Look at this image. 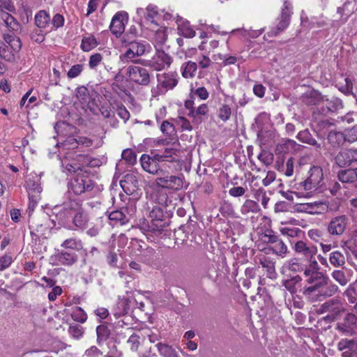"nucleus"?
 <instances>
[{"mask_svg":"<svg viewBox=\"0 0 357 357\" xmlns=\"http://www.w3.org/2000/svg\"><path fill=\"white\" fill-rule=\"evenodd\" d=\"M168 197L167 195H162L158 204L152 206L149 211V218L139 220V227L141 230L146 232L160 233L164 231L165 228L169 225V215L164 209L167 206ZM171 202V201H169Z\"/></svg>","mask_w":357,"mask_h":357,"instance_id":"1","label":"nucleus"},{"mask_svg":"<svg viewBox=\"0 0 357 357\" xmlns=\"http://www.w3.org/2000/svg\"><path fill=\"white\" fill-rule=\"evenodd\" d=\"M54 210L59 223L65 224L74 214L73 222L76 227L84 229L88 226L89 215L82 208V204L79 200L70 199L60 206H55Z\"/></svg>","mask_w":357,"mask_h":357,"instance_id":"2","label":"nucleus"},{"mask_svg":"<svg viewBox=\"0 0 357 357\" xmlns=\"http://www.w3.org/2000/svg\"><path fill=\"white\" fill-rule=\"evenodd\" d=\"M319 265L314 261V301H322L335 294L338 287L328 280L322 273L318 272Z\"/></svg>","mask_w":357,"mask_h":357,"instance_id":"3","label":"nucleus"},{"mask_svg":"<svg viewBox=\"0 0 357 357\" xmlns=\"http://www.w3.org/2000/svg\"><path fill=\"white\" fill-rule=\"evenodd\" d=\"M69 192L75 195H82L92 191L95 187V182L91 179L86 171L78 172L68 181Z\"/></svg>","mask_w":357,"mask_h":357,"instance_id":"4","label":"nucleus"},{"mask_svg":"<svg viewBox=\"0 0 357 357\" xmlns=\"http://www.w3.org/2000/svg\"><path fill=\"white\" fill-rule=\"evenodd\" d=\"M331 181L324 176L321 167L314 165V197L318 194H324L328 197L330 194L335 195L340 188V185L335 182L332 188Z\"/></svg>","mask_w":357,"mask_h":357,"instance_id":"5","label":"nucleus"},{"mask_svg":"<svg viewBox=\"0 0 357 357\" xmlns=\"http://www.w3.org/2000/svg\"><path fill=\"white\" fill-rule=\"evenodd\" d=\"M123 47H128L127 50L121 55L122 59L132 60L135 57L142 56L146 52H149L151 46L144 40H133L121 43Z\"/></svg>","mask_w":357,"mask_h":357,"instance_id":"6","label":"nucleus"},{"mask_svg":"<svg viewBox=\"0 0 357 357\" xmlns=\"http://www.w3.org/2000/svg\"><path fill=\"white\" fill-rule=\"evenodd\" d=\"M133 63L160 71L170 66L172 63V58L163 50H157L151 60L136 59L133 61Z\"/></svg>","mask_w":357,"mask_h":357,"instance_id":"7","label":"nucleus"},{"mask_svg":"<svg viewBox=\"0 0 357 357\" xmlns=\"http://www.w3.org/2000/svg\"><path fill=\"white\" fill-rule=\"evenodd\" d=\"M128 20V13L124 10L117 12L112 17L109 29L116 38H120L123 35Z\"/></svg>","mask_w":357,"mask_h":357,"instance_id":"8","label":"nucleus"},{"mask_svg":"<svg viewBox=\"0 0 357 357\" xmlns=\"http://www.w3.org/2000/svg\"><path fill=\"white\" fill-rule=\"evenodd\" d=\"M127 75L131 82L139 85L148 86L151 82L148 70L140 66H129L128 68Z\"/></svg>","mask_w":357,"mask_h":357,"instance_id":"9","label":"nucleus"},{"mask_svg":"<svg viewBox=\"0 0 357 357\" xmlns=\"http://www.w3.org/2000/svg\"><path fill=\"white\" fill-rule=\"evenodd\" d=\"M26 184L29 201L33 203V206L40 199V194L42 191L40 176L36 174L29 175Z\"/></svg>","mask_w":357,"mask_h":357,"instance_id":"10","label":"nucleus"},{"mask_svg":"<svg viewBox=\"0 0 357 357\" xmlns=\"http://www.w3.org/2000/svg\"><path fill=\"white\" fill-rule=\"evenodd\" d=\"M291 4L287 0L284 1V6L282 9L281 15L275 29L271 31L273 36H277L279 33L284 31L289 24L291 14Z\"/></svg>","mask_w":357,"mask_h":357,"instance_id":"11","label":"nucleus"},{"mask_svg":"<svg viewBox=\"0 0 357 357\" xmlns=\"http://www.w3.org/2000/svg\"><path fill=\"white\" fill-rule=\"evenodd\" d=\"M152 156L147 154H142L140 158V164L142 169L146 172L153 174L156 173L158 168L161 166L159 160H156L155 154L151 153Z\"/></svg>","mask_w":357,"mask_h":357,"instance_id":"12","label":"nucleus"},{"mask_svg":"<svg viewBox=\"0 0 357 357\" xmlns=\"http://www.w3.org/2000/svg\"><path fill=\"white\" fill-rule=\"evenodd\" d=\"M183 177L177 176L174 175H169V173L168 176H167L166 177H162L160 178V179L158 180V187L171 189L174 190H179L183 188Z\"/></svg>","mask_w":357,"mask_h":357,"instance_id":"13","label":"nucleus"},{"mask_svg":"<svg viewBox=\"0 0 357 357\" xmlns=\"http://www.w3.org/2000/svg\"><path fill=\"white\" fill-rule=\"evenodd\" d=\"M336 163L340 167L350 165L357 162V149H345L340 151L335 158Z\"/></svg>","mask_w":357,"mask_h":357,"instance_id":"14","label":"nucleus"},{"mask_svg":"<svg viewBox=\"0 0 357 357\" xmlns=\"http://www.w3.org/2000/svg\"><path fill=\"white\" fill-rule=\"evenodd\" d=\"M317 311L318 313H331V314H328L326 317L333 320L335 315L338 314L341 311L340 302L338 299H331L324 303L320 309L317 310Z\"/></svg>","mask_w":357,"mask_h":357,"instance_id":"15","label":"nucleus"},{"mask_svg":"<svg viewBox=\"0 0 357 357\" xmlns=\"http://www.w3.org/2000/svg\"><path fill=\"white\" fill-rule=\"evenodd\" d=\"M339 328L347 334L357 335V317L353 313L347 314Z\"/></svg>","mask_w":357,"mask_h":357,"instance_id":"16","label":"nucleus"},{"mask_svg":"<svg viewBox=\"0 0 357 357\" xmlns=\"http://www.w3.org/2000/svg\"><path fill=\"white\" fill-rule=\"evenodd\" d=\"M54 257L59 264L68 266H73L78 260L77 255L73 251L58 250Z\"/></svg>","mask_w":357,"mask_h":357,"instance_id":"17","label":"nucleus"},{"mask_svg":"<svg viewBox=\"0 0 357 357\" xmlns=\"http://www.w3.org/2000/svg\"><path fill=\"white\" fill-rule=\"evenodd\" d=\"M120 185L126 194L132 195L137 190L139 181L135 175L128 174L120 181Z\"/></svg>","mask_w":357,"mask_h":357,"instance_id":"18","label":"nucleus"},{"mask_svg":"<svg viewBox=\"0 0 357 357\" xmlns=\"http://www.w3.org/2000/svg\"><path fill=\"white\" fill-rule=\"evenodd\" d=\"M347 225V218L344 215L335 218L331 220L328 226V231L333 235L342 234Z\"/></svg>","mask_w":357,"mask_h":357,"instance_id":"19","label":"nucleus"},{"mask_svg":"<svg viewBox=\"0 0 357 357\" xmlns=\"http://www.w3.org/2000/svg\"><path fill=\"white\" fill-rule=\"evenodd\" d=\"M158 84L166 90L172 89L178 84L176 73H162L157 75Z\"/></svg>","mask_w":357,"mask_h":357,"instance_id":"20","label":"nucleus"},{"mask_svg":"<svg viewBox=\"0 0 357 357\" xmlns=\"http://www.w3.org/2000/svg\"><path fill=\"white\" fill-rule=\"evenodd\" d=\"M130 303L131 301L128 298L123 297L119 299L113 312L116 319H119L128 314L130 309Z\"/></svg>","mask_w":357,"mask_h":357,"instance_id":"21","label":"nucleus"},{"mask_svg":"<svg viewBox=\"0 0 357 357\" xmlns=\"http://www.w3.org/2000/svg\"><path fill=\"white\" fill-rule=\"evenodd\" d=\"M312 174L303 181L298 183L297 189L299 190L296 192L298 197L309 198L312 196Z\"/></svg>","mask_w":357,"mask_h":357,"instance_id":"22","label":"nucleus"},{"mask_svg":"<svg viewBox=\"0 0 357 357\" xmlns=\"http://www.w3.org/2000/svg\"><path fill=\"white\" fill-rule=\"evenodd\" d=\"M321 96V94L314 90V105H317V109L321 108L323 112H333L336 108L334 103L332 101H329L328 99L321 100H318Z\"/></svg>","mask_w":357,"mask_h":357,"instance_id":"23","label":"nucleus"},{"mask_svg":"<svg viewBox=\"0 0 357 357\" xmlns=\"http://www.w3.org/2000/svg\"><path fill=\"white\" fill-rule=\"evenodd\" d=\"M35 24L39 29H45L50 26L51 18L49 13L44 10H39L34 17Z\"/></svg>","mask_w":357,"mask_h":357,"instance_id":"24","label":"nucleus"},{"mask_svg":"<svg viewBox=\"0 0 357 357\" xmlns=\"http://www.w3.org/2000/svg\"><path fill=\"white\" fill-rule=\"evenodd\" d=\"M328 142L333 147H339L344 144L347 140L346 134L342 132L330 130L327 135Z\"/></svg>","mask_w":357,"mask_h":357,"instance_id":"25","label":"nucleus"},{"mask_svg":"<svg viewBox=\"0 0 357 357\" xmlns=\"http://www.w3.org/2000/svg\"><path fill=\"white\" fill-rule=\"evenodd\" d=\"M208 112V107L206 104H202L197 109L192 110L188 113V116L192 118V121L197 124H199L204 120V116H206Z\"/></svg>","mask_w":357,"mask_h":357,"instance_id":"26","label":"nucleus"},{"mask_svg":"<svg viewBox=\"0 0 357 357\" xmlns=\"http://www.w3.org/2000/svg\"><path fill=\"white\" fill-rule=\"evenodd\" d=\"M176 149L172 148H166L163 151L155 153L156 160L162 162H175L176 161Z\"/></svg>","mask_w":357,"mask_h":357,"instance_id":"27","label":"nucleus"},{"mask_svg":"<svg viewBox=\"0 0 357 357\" xmlns=\"http://www.w3.org/2000/svg\"><path fill=\"white\" fill-rule=\"evenodd\" d=\"M338 179L342 183H353L357 181V168L340 171Z\"/></svg>","mask_w":357,"mask_h":357,"instance_id":"28","label":"nucleus"},{"mask_svg":"<svg viewBox=\"0 0 357 357\" xmlns=\"http://www.w3.org/2000/svg\"><path fill=\"white\" fill-rule=\"evenodd\" d=\"M197 69V62L188 61L182 64L181 67V75L184 78H192Z\"/></svg>","mask_w":357,"mask_h":357,"instance_id":"29","label":"nucleus"},{"mask_svg":"<svg viewBox=\"0 0 357 357\" xmlns=\"http://www.w3.org/2000/svg\"><path fill=\"white\" fill-rule=\"evenodd\" d=\"M262 250L265 251L266 254L269 253V251L271 250L273 253L281 255L286 253L287 248L283 241L278 238L272 245H269L267 248L264 247Z\"/></svg>","mask_w":357,"mask_h":357,"instance_id":"30","label":"nucleus"},{"mask_svg":"<svg viewBox=\"0 0 357 357\" xmlns=\"http://www.w3.org/2000/svg\"><path fill=\"white\" fill-rule=\"evenodd\" d=\"M157 349L162 357H177L178 354L172 346L160 342L155 344Z\"/></svg>","mask_w":357,"mask_h":357,"instance_id":"31","label":"nucleus"},{"mask_svg":"<svg viewBox=\"0 0 357 357\" xmlns=\"http://www.w3.org/2000/svg\"><path fill=\"white\" fill-rule=\"evenodd\" d=\"M344 294L350 303L354 304V307L357 312V283L350 284Z\"/></svg>","mask_w":357,"mask_h":357,"instance_id":"32","label":"nucleus"},{"mask_svg":"<svg viewBox=\"0 0 357 357\" xmlns=\"http://www.w3.org/2000/svg\"><path fill=\"white\" fill-rule=\"evenodd\" d=\"M125 211H127V210L121 209L113 211L109 214L108 218L112 221H114L116 222H119L121 225H125L129 221V218L125 213Z\"/></svg>","mask_w":357,"mask_h":357,"instance_id":"33","label":"nucleus"},{"mask_svg":"<svg viewBox=\"0 0 357 357\" xmlns=\"http://www.w3.org/2000/svg\"><path fill=\"white\" fill-rule=\"evenodd\" d=\"M335 125L333 123L329 122L328 120L321 121L317 124V136L321 138H324L326 135L332 130L331 128Z\"/></svg>","mask_w":357,"mask_h":357,"instance_id":"34","label":"nucleus"},{"mask_svg":"<svg viewBox=\"0 0 357 357\" xmlns=\"http://www.w3.org/2000/svg\"><path fill=\"white\" fill-rule=\"evenodd\" d=\"M61 246L66 249L79 250L82 248V243L79 239L72 237L65 240L61 243Z\"/></svg>","mask_w":357,"mask_h":357,"instance_id":"35","label":"nucleus"},{"mask_svg":"<svg viewBox=\"0 0 357 357\" xmlns=\"http://www.w3.org/2000/svg\"><path fill=\"white\" fill-rule=\"evenodd\" d=\"M98 43L94 36L84 37L81 43V48L84 52H89L98 46Z\"/></svg>","mask_w":357,"mask_h":357,"instance_id":"36","label":"nucleus"},{"mask_svg":"<svg viewBox=\"0 0 357 357\" xmlns=\"http://www.w3.org/2000/svg\"><path fill=\"white\" fill-rule=\"evenodd\" d=\"M295 250L303 254L310 261L312 259V250L303 241H299L295 244Z\"/></svg>","mask_w":357,"mask_h":357,"instance_id":"37","label":"nucleus"},{"mask_svg":"<svg viewBox=\"0 0 357 357\" xmlns=\"http://www.w3.org/2000/svg\"><path fill=\"white\" fill-rule=\"evenodd\" d=\"M328 197H324L322 200L314 201V214H324L328 210Z\"/></svg>","mask_w":357,"mask_h":357,"instance_id":"38","label":"nucleus"},{"mask_svg":"<svg viewBox=\"0 0 357 357\" xmlns=\"http://www.w3.org/2000/svg\"><path fill=\"white\" fill-rule=\"evenodd\" d=\"M260 211L259 204L252 200L247 199L241 207V213L248 214L249 213H257Z\"/></svg>","mask_w":357,"mask_h":357,"instance_id":"39","label":"nucleus"},{"mask_svg":"<svg viewBox=\"0 0 357 357\" xmlns=\"http://www.w3.org/2000/svg\"><path fill=\"white\" fill-rule=\"evenodd\" d=\"M160 130L164 135H167L170 139H173L176 135V131L174 124L168 121H164L162 123L160 126Z\"/></svg>","mask_w":357,"mask_h":357,"instance_id":"40","label":"nucleus"},{"mask_svg":"<svg viewBox=\"0 0 357 357\" xmlns=\"http://www.w3.org/2000/svg\"><path fill=\"white\" fill-rule=\"evenodd\" d=\"M330 262L335 267L343 266L345 263V258L340 251H334L330 254Z\"/></svg>","mask_w":357,"mask_h":357,"instance_id":"41","label":"nucleus"},{"mask_svg":"<svg viewBox=\"0 0 357 357\" xmlns=\"http://www.w3.org/2000/svg\"><path fill=\"white\" fill-rule=\"evenodd\" d=\"M138 29L135 25H131L125 33L121 36V43L128 42L133 40H136L138 36Z\"/></svg>","mask_w":357,"mask_h":357,"instance_id":"42","label":"nucleus"},{"mask_svg":"<svg viewBox=\"0 0 357 357\" xmlns=\"http://www.w3.org/2000/svg\"><path fill=\"white\" fill-rule=\"evenodd\" d=\"M97 342L100 344L101 342L105 341L110 335V331L107 326L101 324L96 328Z\"/></svg>","mask_w":357,"mask_h":357,"instance_id":"43","label":"nucleus"},{"mask_svg":"<svg viewBox=\"0 0 357 357\" xmlns=\"http://www.w3.org/2000/svg\"><path fill=\"white\" fill-rule=\"evenodd\" d=\"M71 317L75 321L84 323L86 321L87 315L81 307H76L71 313Z\"/></svg>","mask_w":357,"mask_h":357,"instance_id":"44","label":"nucleus"},{"mask_svg":"<svg viewBox=\"0 0 357 357\" xmlns=\"http://www.w3.org/2000/svg\"><path fill=\"white\" fill-rule=\"evenodd\" d=\"M260 264L262 266L263 268L266 269L268 272L267 276L270 278H273L275 273L274 263L268 259L266 257H264L260 259Z\"/></svg>","mask_w":357,"mask_h":357,"instance_id":"45","label":"nucleus"},{"mask_svg":"<svg viewBox=\"0 0 357 357\" xmlns=\"http://www.w3.org/2000/svg\"><path fill=\"white\" fill-rule=\"evenodd\" d=\"M122 159L129 165H134L137 161V155L131 149H127L122 152Z\"/></svg>","mask_w":357,"mask_h":357,"instance_id":"46","label":"nucleus"},{"mask_svg":"<svg viewBox=\"0 0 357 357\" xmlns=\"http://www.w3.org/2000/svg\"><path fill=\"white\" fill-rule=\"evenodd\" d=\"M167 38V28L160 27L155 33L154 40L159 45H163Z\"/></svg>","mask_w":357,"mask_h":357,"instance_id":"47","label":"nucleus"},{"mask_svg":"<svg viewBox=\"0 0 357 357\" xmlns=\"http://www.w3.org/2000/svg\"><path fill=\"white\" fill-rule=\"evenodd\" d=\"M84 330V328L79 324H70L68 333L73 337L79 339L83 335Z\"/></svg>","mask_w":357,"mask_h":357,"instance_id":"48","label":"nucleus"},{"mask_svg":"<svg viewBox=\"0 0 357 357\" xmlns=\"http://www.w3.org/2000/svg\"><path fill=\"white\" fill-rule=\"evenodd\" d=\"M141 337L138 333H133L130 336L127 341V344L132 351H137L140 344Z\"/></svg>","mask_w":357,"mask_h":357,"instance_id":"49","label":"nucleus"},{"mask_svg":"<svg viewBox=\"0 0 357 357\" xmlns=\"http://www.w3.org/2000/svg\"><path fill=\"white\" fill-rule=\"evenodd\" d=\"M332 277L342 286H345L349 282V279L346 277L344 273L340 270L334 271Z\"/></svg>","mask_w":357,"mask_h":357,"instance_id":"50","label":"nucleus"},{"mask_svg":"<svg viewBox=\"0 0 357 357\" xmlns=\"http://www.w3.org/2000/svg\"><path fill=\"white\" fill-rule=\"evenodd\" d=\"M278 238V236L273 234V231L270 230L267 233H263L260 235V240L264 243L269 245H272L273 243Z\"/></svg>","mask_w":357,"mask_h":357,"instance_id":"51","label":"nucleus"},{"mask_svg":"<svg viewBox=\"0 0 357 357\" xmlns=\"http://www.w3.org/2000/svg\"><path fill=\"white\" fill-rule=\"evenodd\" d=\"M231 114V108L227 105H222L218 110V117L224 122L229 119Z\"/></svg>","mask_w":357,"mask_h":357,"instance_id":"52","label":"nucleus"},{"mask_svg":"<svg viewBox=\"0 0 357 357\" xmlns=\"http://www.w3.org/2000/svg\"><path fill=\"white\" fill-rule=\"evenodd\" d=\"M146 13L145 14V19L150 21L151 23H154L155 17L158 15L157 8L152 5H149L146 8Z\"/></svg>","mask_w":357,"mask_h":357,"instance_id":"53","label":"nucleus"},{"mask_svg":"<svg viewBox=\"0 0 357 357\" xmlns=\"http://www.w3.org/2000/svg\"><path fill=\"white\" fill-rule=\"evenodd\" d=\"M295 210L300 213H312V203L310 202H302L296 204L294 206Z\"/></svg>","mask_w":357,"mask_h":357,"instance_id":"54","label":"nucleus"},{"mask_svg":"<svg viewBox=\"0 0 357 357\" xmlns=\"http://www.w3.org/2000/svg\"><path fill=\"white\" fill-rule=\"evenodd\" d=\"M84 70V65H73L67 73L68 78L73 79L79 76Z\"/></svg>","mask_w":357,"mask_h":357,"instance_id":"55","label":"nucleus"},{"mask_svg":"<svg viewBox=\"0 0 357 357\" xmlns=\"http://www.w3.org/2000/svg\"><path fill=\"white\" fill-rule=\"evenodd\" d=\"M258 159L265 165L268 166L273 162V155L270 152L262 151L258 155Z\"/></svg>","mask_w":357,"mask_h":357,"instance_id":"56","label":"nucleus"},{"mask_svg":"<svg viewBox=\"0 0 357 357\" xmlns=\"http://www.w3.org/2000/svg\"><path fill=\"white\" fill-rule=\"evenodd\" d=\"M142 256L144 258V262L149 263L151 261L154 259V257H155V251L153 248L148 247L144 250L142 253Z\"/></svg>","mask_w":357,"mask_h":357,"instance_id":"57","label":"nucleus"},{"mask_svg":"<svg viewBox=\"0 0 357 357\" xmlns=\"http://www.w3.org/2000/svg\"><path fill=\"white\" fill-rule=\"evenodd\" d=\"M212 266L213 265L209 263H206L201 266L199 269V275L202 278H208L211 279L212 276L210 274V271Z\"/></svg>","mask_w":357,"mask_h":357,"instance_id":"58","label":"nucleus"},{"mask_svg":"<svg viewBox=\"0 0 357 357\" xmlns=\"http://www.w3.org/2000/svg\"><path fill=\"white\" fill-rule=\"evenodd\" d=\"M297 138L303 142L307 143L309 144H312V137L307 129L299 132L297 135Z\"/></svg>","mask_w":357,"mask_h":357,"instance_id":"59","label":"nucleus"},{"mask_svg":"<svg viewBox=\"0 0 357 357\" xmlns=\"http://www.w3.org/2000/svg\"><path fill=\"white\" fill-rule=\"evenodd\" d=\"M197 63L200 68L204 69L210 66L212 63L211 60L207 56L202 54L197 59Z\"/></svg>","mask_w":357,"mask_h":357,"instance_id":"60","label":"nucleus"},{"mask_svg":"<svg viewBox=\"0 0 357 357\" xmlns=\"http://www.w3.org/2000/svg\"><path fill=\"white\" fill-rule=\"evenodd\" d=\"M13 258L9 255H4L0 257V271H3L8 268L12 264Z\"/></svg>","mask_w":357,"mask_h":357,"instance_id":"61","label":"nucleus"},{"mask_svg":"<svg viewBox=\"0 0 357 357\" xmlns=\"http://www.w3.org/2000/svg\"><path fill=\"white\" fill-rule=\"evenodd\" d=\"M345 134L347 142L352 143L357 141V125L347 130Z\"/></svg>","mask_w":357,"mask_h":357,"instance_id":"62","label":"nucleus"},{"mask_svg":"<svg viewBox=\"0 0 357 357\" xmlns=\"http://www.w3.org/2000/svg\"><path fill=\"white\" fill-rule=\"evenodd\" d=\"M5 24L6 27L12 31L17 30L20 26L18 22L11 15H9L8 20L5 22Z\"/></svg>","mask_w":357,"mask_h":357,"instance_id":"63","label":"nucleus"},{"mask_svg":"<svg viewBox=\"0 0 357 357\" xmlns=\"http://www.w3.org/2000/svg\"><path fill=\"white\" fill-rule=\"evenodd\" d=\"M122 352L118 349L116 344H113L109 347V351L104 357H121Z\"/></svg>","mask_w":357,"mask_h":357,"instance_id":"64","label":"nucleus"}]
</instances>
